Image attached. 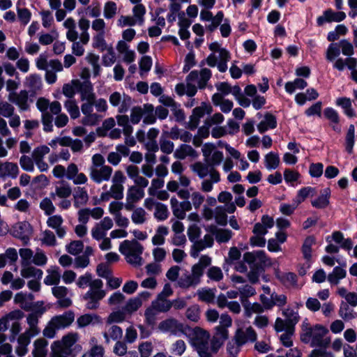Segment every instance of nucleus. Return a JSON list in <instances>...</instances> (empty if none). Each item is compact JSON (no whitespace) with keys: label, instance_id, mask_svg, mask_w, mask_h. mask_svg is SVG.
Listing matches in <instances>:
<instances>
[{"label":"nucleus","instance_id":"obj_35","mask_svg":"<svg viewBox=\"0 0 357 357\" xmlns=\"http://www.w3.org/2000/svg\"><path fill=\"white\" fill-rule=\"evenodd\" d=\"M333 68L339 71H343L347 66L349 70H354L357 68V59L347 57L346 59L337 58L333 61Z\"/></svg>","mask_w":357,"mask_h":357},{"label":"nucleus","instance_id":"obj_29","mask_svg":"<svg viewBox=\"0 0 357 357\" xmlns=\"http://www.w3.org/2000/svg\"><path fill=\"white\" fill-rule=\"evenodd\" d=\"M72 194V188L68 183L62 181L56 185L54 191L51 192L52 199L56 202L59 198H68Z\"/></svg>","mask_w":357,"mask_h":357},{"label":"nucleus","instance_id":"obj_9","mask_svg":"<svg viewBox=\"0 0 357 357\" xmlns=\"http://www.w3.org/2000/svg\"><path fill=\"white\" fill-rule=\"evenodd\" d=\"M210 334L201 328H195L192 345L200 357H213L209 349Z\"/></svg>","mask_w":357,"mask_h":357},{"label":"nucleus","instance_id":"obj_46","mask_svg":"<svg viewBox=\"0 0 357 357\" xmlns=\"http://www.w3.org/2000/svg\"><path fill=\"white\" fill-rule=\"evenodd\" d=\"M92 47L102 52L109 47L105 40V33H95L93 36Z\"/></svg>","mask_w":357,"mask_h":357},{"label":"nucleus","instance_id":"obj_16","mask_svg":"<svg viewBox=\"0 0 357 357\" xmlns=\"http://www.w3.org/2000/svg\"><path fill=\"white\" fill-rule=\"evenodd\" d=\"M113 221L109 217H105L91 229L93 238L100 241L106 236L107 231L112 228Z\"/></svg>","mask_w":357,"mask_h":357},{"label":"nucleus","instance_id":"obj_13","mask_svg":"<svg viewBox=\"0 0 357 357\" xmlns=\"http://www.w3.org/2000/svg\"><path fill=\"white\" fill-rule=\"evenodd\" d=\"M10 233L15 238L20 239L24 245H27L32 234V228L28 222H18L13 225Z\"/></svg>","mask_w":357,"mask_h":357},{"label":"nucleus","instance_id":"obj_43","mask_svg":"<svg viewBox=\"0 0 357 357\" xmlns=\"http://www.w3.org/2000/svg\"><path fill=\"white\" fill-rule=\"evenodd\" d=\"M48 342L44 338H38L33 342L34 349L32 351L33 357H45L47 352Z\"/></svg>","mask_w":357,"mask_h":357},{"label":"nucleus","instance_id":"obj_30","mask_svg":"<svg viewBox=\"0 0 357 357\" xmlns=\"http://www.w3.org/2000/svg\"><path fill=\"white\" fill-rule=\"evenodd\" d=\"M159 133L160 130L156 128H151L147 132L145 147L148 151L155 153L159 150L158 143L156 140Z\"/></svg>","mask_w":357,"mask_h":357},{"label":"nucleus","instance_id":"obj_34","mask_svg":"<svg viewBox=\"0 0 357 357\" xmlns=\"http://www.w3.org/2000/svg\"><path fill=\"white\" fill-rule=\"evenodd\" d=\"M346 266V262H344L342 264L341 266H335L333 271L328 275L327 280L331 284H338L340 280L346 277L347 271L344 268Z\"/></svg>","mask_w":357,"mask_h":357},{"label":"nucleus","instance_id":"obj_17","mask_svg":"<svg viewBox=\"0 0 357 357\" xmlns=\"http://www.w3.org/2000/svg\"><path fill=\"white\" fill-rule=\"evenodd\" d=\"M144 190L142 188L132 185L128 188L126 194V202L125 208L127 211H132L135 204L144 197Z\"/></svg>","mask_w":357,"mask_h":357},{"label":"nucleus","instance_id":"obj_49","mask_svg":"<svg viewBox=\"0 0 357 357\" xmlns=\"http://www.w3.org/2000/svg\"><path fill=\"white\" fill-rule=\"evenodd\" d=\"M61 272L59 267H54L48 271V274L44 279V282L47 285H57L61 280Z\"/></svg>","mask_w":357,"mask_h":357},{"label":"nucleus","instance_id":"obj_22","mask_svg":"<svg viewBox=\"0 0 357 357\" xmlns=\"http://www.w3.org/2000/svg\"><path fill=\"white\" fill-rule=\"evenodd\" d=\"M346 18V14L344 12H334L331 9L326 10L323 15L319 16L317 19L318 26H322L326 22H342Z\"/></svg>","mask_w":357,"mask_h":357},{"label":"nucleus","instance_id":"obj_53","mask_svg":"<svg viewBox=\"0 0 357 357\" xmlns=\"http://www.w3.org/2000/svg\"><path fill=\"white\" fill-rule=\"evenodd\" d=\"M341 50L339 43H331L326 52V59L330 62H333L335 59L339 58Z\"/></svg>","mask_w":357,"mask_h":357},{"label":"nucleus","instance_id":"obj_26","mask_svg":"<svg viewBox=\"0 0 357 357\" xmlns=\"http://www.w3.org/2000/svg\"><path fill=\"white\" fill-rule=\"evenodd\" d=\"M19 174V167L17 164L11 162L0 161V178H17Z\"/></svg>","mask_w":357,"mask_h":357},{"label":"nucleus","instance_id":"obj_54","mask_svg":"<svg viewBox=\"0 0 357 357\" xmlns=\"http://www.w3.org/2000/svg\"><path fill=\"white\" fill-rule=\"evenodd\" d=\"M205 111L204 109L200 107H195L193 109L192 114L190 116V119L189 121V128L191 130H194L197 128L199 123L200 118L203 117L204 115Z\"/></svg>","mask_w":357,"mask_h":357},{"label":"nucleus","instance_id":"obj_63","mask_svg":"<svg viewBox=\"0 0 357 357\" xmlns=\"http://www.w3.org/2000/svg\"><path fill=\"white\" fill-rule=\"evenodd\" d=\"M169 216L167 206L164 204L158 202L155 205L154 217L160 221L166 220Z\"/></svg>","mask_w":357,"mask_h":357},{"label":"nucleus","instance_id":"obj_41","mask_svg":"<svg viewBox=\"0 0 357 357\" xmlns=\"http://www.w3.org/2000/svg\"><path fill=\"white\" fill-rule=\"evenodd\" d=\"M277 126V121L275 116L266 113L264 119L257 125V129L260 133H264L268 129H273Z\"/></svg>","mask_w":357,"mask_h":357},{"label":"nucleus","instance_id":"obj_24","mask_svg":"<svg viewBox=\"0 0 357 357\" xmlns=\"http://www.w3.org/2000/svg\"><path fill=\"white\" fill-rule=\"evenodd\" d=\"M8 99L22 110H26L29 107V94L26 90H21L19 93H9Z\"/></svg>","mask_w":357,"mask_h":357},{"label":"nucleus","instance_id":"obj_27","mask_svg":"<svg viewBox=\"0 0 357 357\" xmlns=\"http://www.w3.org/2000/svg\"><path fill=\"white\" fill-rule=\"evenodd\" d=\"M53 295L58 299V304L63 307H68L72 304V301L67 297L68 289L63 286H55L52 288Z\"/></svg>","mask_w":357,"mask_h":357},{"label":"nucleus","instance_id":"obj_14","mask_svg":"<svg viewBox=\"0 0 357 357\" xmlns=\"http://www.w3.org/2000/svg\"><path fill=\"white\" fill-rule=\"evenodd\" d=\"M94 100H88L81 105V111L84 115L82 123L85 126L98 125L102 119V116L93 113Z\"/></svg>","mask_w":357,"mask_h":357},{"label":"nucleus","instance_id":"obj_60","mask_svg":"<svg viewBox=\"0 0 357 357\" xmlns=\"http://www.w3.org/2000/svg\"><path fill=\"white\" fill-rule=\"evenodd\" d=\"M158 146L161 151L166 154L172 153L174 149V143L167 138L165 133L160 136Z\"/></svg>","mask_w":357,"mask_h":357},{"label":"nucleus","instance_id":"obj_56","mask_svg":"<svg viewBox=\"0 0 357 357\" xmlns=\"http://www.w3.org/2000/svg\"><path fill=\"white\" fill-rule=\"evenodd\" d=\"M26 85L33 91L40 89L42 86L41 77L37 74H31L26 78Z\"/></svg>","mask_w":357,"mask_h":357},{"label":"nucleus","instance_id":"obj_37","mask_svg":"<svg viewBox=\"0 0 357 357\" xmlns=\"http://www.w3.org/2000/svg\"><path fill=\"white\" fill-rule=\"evenodd\" d=\"M20 274L24 278L40 280L43 277V273L41 269L31 266V264H26L22 265Z\"/></svg>","mask_w":357,"mask_h":357},{"label":"nucleus","instance_id":"obj_50","mask_svg":"<svg viewBox=\"0 0 357 357\" xmlns=\"http://www.w3.org/2000/svg\"><path fill=\"white\" fill-rule=\"evenodd\" d=\"M307 86L306 81L301 78H296L292 82H288L285 84V91L288 93H293L296 89H303Z\"/></svg>","mask_w":357,"mask_h":357},{"label":"nucleus","instance_id":"obj_39","mask_svg":"<svg viewBox=\"0 0 357 357\" xmlns=\"http://www.w3.org/2000/svg\"><path fill=\"white\" fill-rule=\"evenodd\" d=\"M212 102L214 105L219 106L224 113H229L233 108L234 104L231 100L225 99L222 95L215 93L212 96Z\"/></svg>","mask_w":357,"mask_h":357},{"label":"nucleus","instance_id":"obj_2","mask_svg":"<svg viewBox=\"0 0 357 357\" xmlns=\"http://www.w3.org/2000/svg\"><path fill=\"white\" fill-rule=\"evenodd\" d=\"M63 26L67 29L66 38L73 43L72 52L77 56H81L84 54V45L88 44L90 40L89 29L90 27V21L86 18H81L78 22V26L81 31L79 36L77 31V24L72 17L67 18L63 22Z\"/></svg>","mask_w":357,"mask_h":357},{"label":"nucleus","instance_id":"obj_44","mask_svg":"<svg viewBox=\"0 0 357 357\" xmlns=\"http://www.w3.org/2000/svg\"><path fill=\"white\" fill-rule=\"evenodd\" d=\"M265 252L262 250L254 252H245L243 255V261L249 264L251 268L255 267V263L257 259L265 262Z\"/></svg>","mask_w":357,"mask_h":357},{"label":"nucleus","instance_id":"obj_23","mask_svg":"<svg viewBox=\"0 0 357 357\" xmlns=\"http://www.w3.org/2000/svg\"><path fill=\"white\" fill-rule=\"evenodd\" d=\"M74 83L76 84L77 91L80 93V98L82 101L95 100L96 95L93 93V86L91 82L88 81L83 82L76 81Z\"/></svg>","mask_w":357,"mask_h":357},{"label":"nucleus","instance_id":"obj_40","mask_svg":"<svg viewBox=\"0 0 357 357\" xmlns=\"http://www.w3.org/2000/svg\"><path fill=\"white\" fill-rule=\"evenodd\" d=\"M331 197V190L326 188L321 191L320 195L311 202L313 207L316 208H325L329 204V199Z\"/></svg>","mask_w":357,"mask_h":357},{"label":"nucleus","instance_id":"obj_59","mask_svg":"<svg viewBox=\"0 0 357 357\" xmlns=\"http://www.w3.org/2000/svg\"><path fill=\"white\" fill-rule=\"evenodd\" d=\"M279 163L280 158L278 153L271 151L265 155V165L268 170L276 169Z\"/></svg>","mask_w":357,"mask_h":357},{"label":"nucleus","instance_id":"obj_8","mask_svg":"<svg viewBox=\"0 0 357 357\" xmlns=\"http://www.w3.org/2000/svg\"><path fill=\"white\" fill-rule=\"evenodd\" d=\"M102 287L103 282L101 280H93L91 289L83 296V300L86 301V308L96 310L99 307L100 301L106 295V291L102 289Z\"/></svg>","mask_w":357,"mask_h":357},{"label":"nucleus","instance_id":"obj_28","mask_svg":"<svg viewBox=\"0 0 357 357\" xmlns=\"http://www.w3.org/2000/svg\"><path fill=\"white\" fill-rule=\"evenodd\" d=\"M276 278L286 287L295 288L298 287L297 275L292 272L282 273L278 270L275 273Z\"/></svg>","mask_w":357,"mask_h":357},{"label":"nucleus","instance_id":"obj_10","mask_svg":"<svg viewBox=\"0 0 357 357\" xmlns=\"http://www.w3.org/2000/svg\"><path fill=\"white\" fill-rule=\"evenodd\" d=\"M282 315L284 319L278 317L275 323V330L277 332H282L284 329L294 331L296 324L299 321L300 316L297 311L287 307L282 310Z\"/></svg>","mask_w":357,"mask_h":357},{"label":"nucleus","instance_id":"obj_19","mask_svg":"<svg viewBox=\"0 0 357 357\" xmlns=\"http://www.w3.org/2000/svg\"><path fill=\"white\" fill-rule=\"evenodd\" d=\"M91 179L96 183H101L110 179L113 169L110 166H104L102 168L89 169Z\"/></svg>","mask_w":357,"mask_h":357},{"label":"nucleus","instance_id":"obj_45","mask_svg":"<svg viewBox=\"0 0 357 357\" xmlns=\"http://www.w3.org/2000/svg\"><path fill=\"white\" fill-rule=\"evenodd\" d=\"M168 234V227L163 225L159 226L155 231V235L152 237V243L154 245H162L165 242V237Z\"/></svg>","mask_w":357,"mask_h":357},{"label":"nucleus","instance_id":"obj_21","mask_svg":"<svg viewBox=\"0 0 357 357\" xmlns=\"http://www.w3.org/2000/svg\"><path fill=\"white\" fill-rule=\"evenodd\" d=\"M213 235L209 234L204 235L202 239H199L198 241H196L195 244L192 245L190 250V256L193 258L198 257L199 253L207 248H211L213 245Z\"/></svg>","mask_w":357,"mask_h":357},{"label":"nucleus","instance_id":"obj_6","mask_svg":"<svg viewBox=\"0 0 357 357\" xmlns=\"http://www.w3.org/2000/svg\"><path fill=\"white\" fill-rule=\"evenodd\" d=\"M143 250V246L136 240H125L119 245V252L125 256L128 263L135 266L142 264Z\"/></svg>","mask_w":357,"mask_h":357},{"label":"nucleus","instance_id":"obj_48","mask_svg":"<svg viewBox=\"0 0 357 357\" xmlns=\"http://www.w3.org/2000/svg\"><path fill=\"white\" fill-rule=\"evenodd\" d=\"M151 305L158 312H167L172 308V303L167 298L157 296L156 299L152 301Z\"/></svg>","mask_w":357,"mask_h":357},{"label":"nucleus","instance_id":"obj_51","mask_svg":"<svg viewBox=\"0 0 357 357\" xmlns=\"http://www.w3.org/2000/svg\"><path fill=\"white\" fill-rule=\"evenodd\" d=\"M339 315L344 321H349L357 317V314L354 311V310L344 302H342L340 304Z\"/></svg>","mask_w":357,"mask_h":357},{"label":"nucleus","instance_id":"obj_5","mask_svg":"<svg viewBox=\"0 0 357 357\" xmlns=\"http://www.w3.org/2000/svg\"><path fill=\"white\" fill-rule=\"evenodd\" d=\"M211 76V70L206 68H202L199 72L191 71L186 77L185 93L190 97L194 96L197 91V88L202 89L206 86Z\"/></svg>","mask_w":357,"mask_h":357},{"label":"nucleus","instance_id":"obj_47","mask_svg":"<svg viewBox=\"0 0 357 357\" xmlns=\"http://www.w3.org/2000/svg\"><path fill=\"white\" fill-rule=\"evenodd\" d=\"M178 285L182 289H189L190 287H195L199 283L197 280L192 276V274L186 273L182 275L178 280Z\"/></svg>","mask_w":357,"mask_h":357},{"label":"nucleus","instance_id":"obj_3","mask_svg":"<svg viewBox=\"0 0 357 357\" xmlns=\"http://www.w3.org/2000/svg\"><path fill=\"white\" fill-rule=\"evenodd\" d=\"M44 311V310L35 311L29 314L26 317V323L29 325V328L24 333H21L17 340V345L15 352L18 356L23 357L28 353V346L31 343V338L37 336L40 333V329L38 324L39 318Z\"/></svg>","mask_w":357,"mask_h":357},{"label":"nucleus","instance_id":"obj_7","mask_svg":"<svg viewBox=\"0 0 357 357\" xmlns=\"http://www.w3.org/2000/svg\"><path fill=\"white\" fill-rule=\"evenodd\" d=\"M74 313L71 311L53 317L44 328L43 331V335L50 339L54 338L58 331L69 326L74 321Z\"/></svg>","mask_w":357,"mask_h":357},{"label":"nucleus","instance_id":"obj_57","mask_svg":"<svg viewBox=\"0 0 357 357\" xmlns=\"http://www.w3.org/2000/svg\"><path fill=\"white\" fill-rule=\"evenodd\" d=\"M315 244V238L312 236H307L303 244L302 252L304 258L309 261L312 257V247Z\"/></svg>","mask_w":357,"mask_h":357},{"label":"nucleus","instance_id":"obj_62","mask_svg":"<svg viewBox=\"0 0 357 357\" xmlns=\"http://www.w3.org/2000/svg\"><path fill=\"white\" fill-rule=\"evenodd\" d=\"M315 192V189L312 187H305L298 191L296 197L294 199L296 203L299 205L309 196H312Z\"/></svg>","mask_w":357,"mask_h":357},{"label":"nucleus","instance_id":"obj_61","mask_svg":"<svg viewBox=\"0 0 357 357\" xmlns=\"http://www.w3.org/2000/svg\"><path fill=\"white\" fill-rule=\"evenodd\" d=\"M186 348V344L183 340H177L171 344L169 351L174 356H181L184 354Z\"/></svg>","mask_w":357,"mask_h":357},{"label":"nucleus","instance_id":"obj_58","mask_svg":"<svg viewBox=\"0 0 357 357\" xmlns=\"http://www.w3.org/2000/svg\"><path fill=\"white\" fill-rule=\"evenodd\" d=\"M146 215L147 213L146 211L144 208L139 207L133 210L131 215V220L135 225H142L147 220Z\"/></svg>","mask_w":357,"mask_h":357},{"label":"nucleus","instance_id":"obj_33","mask_svg":"<svg viewBox=\"0 0 357 357\" xmlns=\"http://www.w3.org/2000/svg\"><path fill=\"white\" fill-rule=\"evenodd\" d=\"M105 343L109 344L110 340L117 341L123 336V330L116 325L106 326L105 331L102 333Z\"/></svg>","mask_w":357,"mask_h":357},{"label":"nucleus","instance_id":"obj_52","mask_svg":"<svg viewBox=\"0 0 357 357\" xmlns=\"http://www.w3.org/2000/svg\"><path fill=\"white\" fill-rule=\"evenodd\" d=\"M215 289L202 288L197 290V295L199 301L210 303L215 299Z\"/></svg>","mask_w":357,"mask_h":357},{"label":"nucleus","instance_id":"obj_4","mask_svg":"<svg viewBox=\"0 0 357 357\" xmlns=\"http://www.w3.org/2000/svg\"><path fill=\"white\" fill-rule=\"evenodd\" d=\"M328 333V330L323 325L311 326L305 319L301 325V340L304 343H310L312 347H326L330 342L324 337Z\"/></svg>","mask_w":357,"mask_h":357},{"label":"nucleus","instance_id":"obj_31","mask_svg":"<svg viewBox=\"0 0 357 357\" xmlns=\"http://www.w3.org/2000/svg\"><path fill=\"white\" fill-rule=\"evenodd\" d=\"M24 317V312L20 310H15L10 312L1 319H0V331L4 332L8 330L10 325V321L13 319H21Z\"/></svg>","mask_w":357,"mask_h":357},{"label":"nucleus","instance_id":"obj_25","mask_svg":"<svg viewBox=\"0 0 357 357\" xmlns=\"http://www.w3.org/2000/svg\"><path fill=\"white\" fill-rule=\"evenodd\" d=\"M63 219L60 215H54L48 218L47 225L55 230L59 238H63L66 234V229L63 225Z\"/></svg>","mask_w":357,"mask_h":357},{"label":"nucleus","instance_id":"obj_38","mask_svg":"<svg viewBox=\"0 0 357 357\" xmlns=\"http://www.w3.org/2000/svg\"><path fill=\"white\" fill-rule=\"evenodd\" d=\"M73 205L76 208L85 205L89 201L87 190L84 188L77 187L73 192Z\"/></svg>","mask_w":357,"mask_h":357},{"label":"nucleus","instance_id":"obj_15","mask_svg":"<svg viewBox=\"0 0 357 357\" xmlns=\"http://www.w3.org/2000/svg\"><path fill=\"white\" fill-rule=\"evenodd\" d=\"M159 329L163 333L180 337L185 333L183 324L174 318H169L161 321L158 326Z\"/></svg>","mask_w":357,"mask_h":357},{"label":"nucleus","instance_id":"obj_36","mask_svg":"<svg viewBox=\"0 0 357 357\" xmlns=\"http://www.w3.org/2000/svg\"><path fill=\"white\" fill-rule=\"evenodd\" d=\"M33 300L34 296L31 293H24L22 291L16 294L14 298L15 302L25 310L31 309Z\"/></svg>","mask_w":357,"mask_h":357},{"label":"nucleus","instance_id":"obj_64","mask_svg":"<svg viewBox=\"0 0 357 357\" xmlns=\"http://www.w3.org/2000/svg\"><path fill=\"white\" fill-rule=\"evenodd\" d=\"M233 232L229 229H219L214 232L215 240L219 243H227L232 237Z\"/></svg>","mask_w":357,"mask_h":357},{"label":"nucleus","instance_id":"obj_18","mask_svg":"<svg viewBox=\"0 0 357 357\" xmlns=\"http://www.w3.org/2000/svg\"><path fill=\"white\" fill-rule=\"evenodd\" d=\"M170 204L174 215L180 220L184 219L186 212L192 210V204L188 200L179 202L176 197H172Z\"/></svg>","mask_w":357,"mask_h":357},{"label":"nucleus","instance_id":"obj_55","mask_svg":"<svg viewBox=\"0 0 357 357\" xmlns=\"http://www.w3.org/2000/svg\"><path fill=\"white\" fill-rule=\"evenodd\" d=\"M62 141V146H68L73 152H79L83 148V142L78 139H73L70 137H64Z\"/></svg>","mask_w":357,"mask_h":357},{"label":"nucleus","instance_id":"obj_11","mask_svg":"<svg viewBox=\"0 0 357 357\" xmlns=\"http://www.w3.org/2000/svg\"><path fill=\"white\" fill-rule=\"evenodd\" d=\"M231 58L230 53L228 50L221 49L217 54L211 53L206 59V62L210 67H217L218 70L221 73L227 71V62Z\"/></svg>","mask_w":357,"mask_h":357},{"label":"nucleus","instance_id":"obj_12","mask_svg":"<svg viewBox=\"0 0 357 357\" xmlns=\"http://www.w3.org/2000/svg\"><path fill=\"white\" fill-rule=\"evenodd\" d=\"M78 340L79 335L77 333H69L63 336L61 340L55 341L53 343L76 356L82 351L81 345L77 344Z\"/></svg>","mask_w":357,"mask_h":357},{"label":"nucleus","instance_id":"obj_1","mask_svg":"<svg viewBox=\"0 0 357 357\" xmlns=\"http://www.w3.org/2000/svg\"><path fill=\"white\" fill-rule=\"evenodd\" d=\"M224 158L223 153L214 151L206 163L197 162L191 166L192 170L203 179L201 182L200 190L204 192H210L213 190V185L220 181V174L215 167L219 166Z\"/></svg>","mask_w":357,"mask_h":357},{"label":"nucleus","instance_id":"obj_20","mask_svg":"<svg viewBox=\"0 0 357 357\" xmlns=\"http://www.w3.org/2000/svg\"><path fill=\"white\" fill-rule=\"evenodd\" d=\"M257 337V335L256 332L251 326H250L245 329H238L234 335V340L236 341L238 345L242 347L248 342H252L256 341Z\"/></svg>","mask_w":357,"mask_h":357},{"label":"nucleus","instance_id":"obj_32","mask_svg":"<svg viewBox=\"0 0 357 357\" xmlns=\"http://www.w3.org/2000/svg\"><path fill=\"white\" fill-rule=\"evenodd\" d=\"M123 185L112 183L109 190L102 192L100 198L102 201H108L110 198L121 199L123 197Z\"/></svg>","mask_w":357,"mask_h":357},{"label":"nucleus","instance_id":"obj_42","mask_svg":"<svg viewBox=\"0 0 357 357\" xmlns=\"http://www.w3.org/2000/svg\"><path fill=\"white\" fill-rule=\"evenodd\" d=\"M174 156L175 158L183 160L188 156H196V151L191 146L183 144L175 150Z\"/></svg>","mask_w":357,"mask_h":357}]
</instances>
